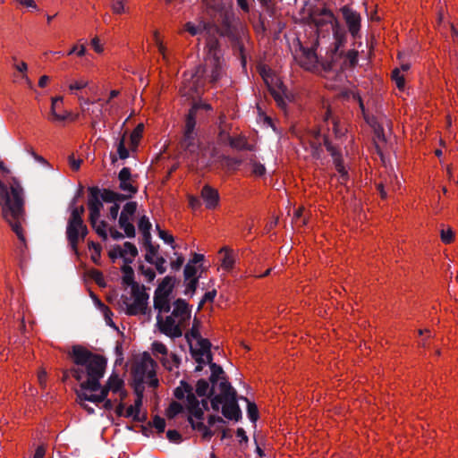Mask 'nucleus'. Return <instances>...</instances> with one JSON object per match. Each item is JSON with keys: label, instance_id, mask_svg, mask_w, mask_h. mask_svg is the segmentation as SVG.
<instances>
[{"label": "nucleus", "instance_id": "nucleus-1", "mask_svg": "<svg viewBox=\"0 0 458 458\" xmlns=\"http://www.w3.org/2000/svg\"><path fill=\"white\" fill-rule=\"evenodd\" d=\"M70 356L72 366L64 372L63 379L65 380L71 374L80 382L81 392L99 390L100 379L104 377L106 368V360L81 345L73 346Z\"/></svg>", "mask_w": 458, "mask_h": 458}, {"label": "nucleus", "instance_id": "nucleus-2", "mask_svg": "<svg viewBox=\"0 0 458 458\" xmlns=\"http://www.w3.org/2000/svg\"><path fill=\"white\" fill-rule=\"evenodd\" d=\"M209 392V384L205 379H199L196 385V393L201 401H199L192 386L185 381H181L180 386L174 389V395L177 400H184V404L189 414L188 420L193 429L198 430L204 440H209L215 434L202 420L204 411L208 410V401L205 397Z\"/></svg>", "mask_w": 458, "mask_h": 458}, {"label": "nucleus", "instance_id": "nucleus-3", "mask_svg": "<svg viewBox=\"0 0 458 458\" xmlns=\"http://www.w3.org/2000/svg\"><path fill=\"white\" fill-rule=\"evenodd\" d=\"M208 47L204 67H199L195 72L183 73L180 93L187 98H194L200 93L203 87L202 76L208 77L210 82L217 81L222 76L224 59L217 40L209 41Z\"/></svg>", "mask_w": 458, "mask_h": 458}, {"label": "nucleus", "instance_id": "nucleus-4", "mask_svg": "<svg viewBox=\"0 0 458 458\" xmlns=\"http://www.w3.org/2000/svg\"><path fill=\"white\" fill-rule=\"evenodd\" d=\"M0 204L4 219L9 224L21 243L26 244L24 191L19 181L13 179L9 188L0 181Z\"/></svg>", "mask_w": 458, "mask_h": 458}, {"label": "nucleus", "instance_id": "nucleus-5", "mask_svg": "<svg viewBox=\"0 0 458 458\" xmlns=\"http://www.w3.org/2000/svg\"><path fill=\"white\" fill-rule=\"evenodd\" d=\"M190 318L191 310L188 303L178 299L174 302L170 315H157V326L162 334L174 339L182 336Z\"/></svg>", "mask_w": 458, "mask_h": 458}, {"label": "nucleus", "instance_id": "nucleus-6", "mask_svg": "<svg viewBox=\"0 0 458 458\" xmlns=\"http://www.w3.org/2000/svg\"><path fill=\"white\" fill-rule=\"evenodd\" d=\"M213 410L219 411L228 420H239L242 411L237 404L236 393L227 380H222L219 384V393L211 399Z\"/></svg>", "mask_w": 458, "mask_h": 458}, {"label": "nucleus", "instance_id": "nucleus-7", "mask_svg": "<svg viewBox=\"0 0 458 458\" xmlns=\"http://www.w3.org/2000/svg\"><path fill=\"white\" fill-rule=\"evenodd\" d=\"M148 294L143 285L133 284L125 290L119 300L120 308L129 316L145 314L148 307Z\"/></svg>", "mask_w": 458, "mask_h": 458}, {"label": "nucleus", "instance_id": "nucleus-8", "mask_svg": "<svg viewBox=\"0 0 458 458\" xmlns=\"http://www.w3.org/2000/svg\"><path fill=\"white\" fill-rule=\"evenodd\" d=\"M99 389V394H88L86 392H81L79 394V397L81 400H88L98 404L107 397L110 392L113 394H116L121 401H123L127 396L124 380L114 372L110 375L105 386L103 387L100 386Z\"/></svg>", "mask_w": 458, "mask_h": 458}, {"label": "nucleus", "instance_id": "nucleus-9", "mask_svg": "<svg viewBox=\"0 0 458 458\" xmlns=\"http://www.w3.org/2000/svg\"><path fill=\"white\" fill-rule=\"evenodd\" d=\"M190 344L191 355L198 363L196 370H201L203 365L211 360L210 343L208 340L202 338L198 330L191 328L190 334L186 335Z\"/></svg>", "mask_w": 458, "mask_h": 458}, {"label": "nucleus", "instance_id": "nucleus-10", "mask_svg": "<svg viewBox=\"0 0 458 458\" xmlns=\"http://www.w3.org/2000/svg\"><path fill=\"white\" fill-rule=\"evenodd\" d=\"M311 21L314 24L317 33L319 36L320 33L327 31V33L332 30L334 32L336 43L341 45L344 39V34L339 33L338 21L332 12L323 10L318 13L311 15ZM339 46L336 47L338 48Z\"/></svg>", "mask_w": 458, "mask_h": 458}, {"label": "nucleus", "instance_id": "nucleus-11", "mask_svg": "<svg viewBox=\"0 0 458 458\" xmlns=\"http://www.w3.org/2000/svg\"><path fill=\"white\" fill-rule=\"evenodd\" d=\"M156 361L148 353L145 352L134 368L135 379L152 387L157 386L158 379L156 375Z\"/></svg>", "mask_w": 458, "mask_h": 458}, {"label": "nucleus", "instance_id": "nucleus-12", "mask_svg": "<svg viewBox=\"0 0 458 458\" xmlns=\"http://www.w3.org/2000/svg\"><path fill=\"white\" fill-rule=\"evenodd\" d=\"M259 74L268 88L271 95L280 107L285 106L286 90L282 81L272 73L266 65L259 67Z\"/></svg>", "mask_w": 458, "mask_h": 458}, {"label": "nucleus", "instance_id": "nucleus-13", "mask_svg": "<svg viewBox=\"0 0 458 458\" xmlns=\"http://www.w3.org/2000/svg\"><path fill=\"white\" fill-rule=\"evenodd\" d=\"M195 126V111L191 109L186 117L183 137L180 143L181 148L191 155H198L199 148V141L197 137Z\"/></svg>", "mask_w": 458, "mask_h": 458}, {"label": "nucleus", "instance_id": "nucleus-14", "mask_svg": "<svg viewBox=\"0 0 458 458\" xmlns=\"http://www.w3.org/2000/svg\"><path fill=\"white\" fill-rule=\"evenodd\" d=\"M88 233V228L83 221L68 219L66 226V237L72 250L76 253L78 244L83 241Z\"/></svg>", "mask_w": 458, "mask_h": 458}, {"label": "nucleus", "instance_id": "nucleus-15", "mask_svg": "<svg viewBox=\"0 0 458 458\" xmlns=\"http://www.w3.org/2000/svg\"><path fill=\"white\" fill-rule=\"evenodd\" d=\"M137 210V203L135 201L127 202L121 212L119 217V225L124 231L127 237L135 236V228L132 224L134 215Z\"/></svg>", "mask_w": 458, "mask_h": 458}, {"label": "nucleus", "instance_id": "nucleus-16", "mask_svg": "<svg viewBox=\"0 0 458 458\" xmlns=\"http://www.w3.org/2000/svg\"><path fill=\"white\" fill-rule=\"evenodd\" d=\"M294 58L302 68L308 71L314 69L318 63V56L313 47H304L300 46V49L296 51Z\"/></svg>", "mask_w": 458, "mask_h": 458}, {"label": "nucleus", "instance_id": "nucleus-17", "mask_svg": "<svg viewBox=\"0 0 458 458\" xmlns=\"http://www.w3.org/2000/svg\"><path fill=\"white\" fill-rule=\"evenodd\" d=\"M342 13L348 27L349 32L353 38L358 37L360 30V15L348 7H344Z\"/></svg>", "mask_w": 458, "mask_h": 458}, {"label": "nucleus", "instance_id": "nucleus-18", "mask_svg": "<svg viewBox=\"0 0 458 458\" xmlns=\"http://www.w3.org/2000/svg\"><path fill=\"white\" fill-rule=\"evenodd\" d=\"M324 144L327 150L333 157L336 171L340 174L341 182L344 183L347 180V171L345 170L340 153L336 148L328 140L327 136H323Z\"/></svg>", "mask_w": 458, "mask_h": 458}, {"label": "nucleus", "instance_id": "nucleus-19", "mask_svg": "<svg viewBox=\"0 0 458 458\" xmlns=\"http://www.w3.org/2000/svg\"><path fill=\"white\" fill-rule=\"evenodd\" d=\"M63 97L51 98V110L48 117L51 122H64L70 117L71 113L63 109Z\"/></svg>", "mask_w": 458, "mask_h": 458}, {"label": "nucleus", "instance_id": "nucleus-20", "mask_svg": "<svg viewBox=\"0 0 458 458\" xmlns=\"http://www.w3.org/2000/svg\"><path fill=\"white\" fill-rule=\"evenodd\" d=\"M324 123L327 131H332V134L337 139H340L346 132V128L332 116L329 109H327L325 113Z\"/></svg>", "mask_w": 458, "mask_h": 458}, {"label": "nucleus", "instance_id": "nucleus-21", "mask_svg": "<svg viewBox=\"0 0 458 458\" xmlns=\"http://www.w3.org/2000/svg\"><path fill=\"white\" fill-rule=\"evenodd\" d=\"M88 208L89 210V221H94L96 218L100 217L103 204L99 199V192L98 190H91L90 196L88 200Z\"/></svg>", "mask_w": 458, "mask_h": 458}, {"label": "nucleus", "instance_id": "nucleus-22", "mask_svg": "<svg viewBox=\"0 0 458 458\" xmlns=\"http://www.w3.org/2000/svg\"><path fill=\"white\" fill-rule=\"evenodd\" d=\"M220 255V266L223 270L229 272L231 271L237 259V254L234 252V250L229 247H223L219 250Z\"/></svg>", "mask_w": 458, "mask_h": 458}, {"label": "nucleus", "instance_id": "nucleus-23", "mask_svg": "<svg viewBox=\"0 0 458 458\" xmlns=\"http://www.w3.org/2000/svg\"><path fill=\"white\" fill-rule=\"evenodd\" d=\"M200 196L207 208L214 209L218 206L219 193L216 189L212 188L211 186H203L200 191Z\"/></svg>", "mask_w": 458, "mask_h": 458}, {"label": "nucleus", "instance_id": "nucleus-24", "mask_svg": "<svg viewBox=\"0 0 458 458\" xmlns=\"http://www.w3.org/2000/svg\"><path fill=\"white\" fill-rule=\"evenodd\" d=\"M142 399L143 395L140 393L137 394V397L134 401L133 405H130L126 408L124 417L131 418L134 421H143L145 420V416L140 414V408L142 406Z\"/></svg>", "mask_w": 458, "mask_h": 458}, {"label": "nucleus", "instance_id": "nucleus-25", "mask_svg": "<svg viewBox=\"0 0 458 458\" xmlns=\"http://www.w3.org/2000/svg\"><path fill=\"white\" fill-rule=\"evenodd\" d=\"M210 360H212V359ZM206 364L210 365V370H211L210 381L212 384V391L214 393H216V392L219 393L220 382L222 380H226L225 377H224V370L220 366L216 365V363H212L211 361L207 362Z\"/></svg>", "mask_w": 458, "mask_h": 458}, {"label": "nucleus", "instance_id": "nucleus-26", "mask_svg": "<svg viewBox=\"0 0 458 458\" xmlns=\"http://www.w3.org/2000/svg\"><path fill=\"white\" fill-rule=\"evenodd\" d=\"M131 170L128 167H123L119 172L120 189L128 192L130 195L137 191V189L131 184Z\"/></svg>", "mask_w": 458, "mask_h": 458}, {"label": "nucleus", "instance_id": "nucleus-27", "mask_svg": "<svg viewBox=\"0 0 458 458\" xmlns=\"http://www.w3.org/2000/svg\"><path fill=\"white\" fill-rule=\"evenodd\" d=\"M154 308L157 311V315L164 316L168 314L171 310L170 296L161 295L155 293Z\"/></svg>", "mask_w": 458, "mask_h": 458}, {"label": "nucleus", "instance_id": "nucleus-28", "mask_svg": "<svg viewBox=\"0 0 458 458\" xmlns=\"http://www.w3.org/2000/svg\"><path fill=\"white\" fill-rule=\"evenodd\" d=\"M164 369L168 371H174L179 369L181 359L174 352H168V355L160 356L158 359Z\"/></svg>", "mask_w": 458, "mask_h": 458}, {"label": "nucleus", "instance_id": "nucleus-29", "mask_svg": "<svg viewBox=\"0 0 458 458\" xmlns=\"http://www.w3.org/2000/svg\"><path fill=\"white\" fill-rule=\"evenodd\" d=\"M153 41H154L155 45L157 46L158 52L162 56L163 61L165 64H168L170 62L168 51H167V48H166L165 45L164 44L163 39L157 30H155L153 32Z\"/></svg>", "mask_w": 458, "mask_h": 458}, {"label": "nucleus", "instance_id": "nucleus-30", "mask_svg": "<svg viewBox=\"0 0 458 458\" xmlns=\"http://www.w3.org/2000/svg\"><path fill=\"white\" fill-rule=\"evenodd\" d=\"M230 146L233 148L242 150H253V146L250 145L244 136L231 137L229 140Z\"/></svg>", "mask_w": 458, "mask_h": 458}, {"label": "nucleus", "instance_id": "nucleus-31", "mask_svg": "<svg viewBox=\"0 0 458 458\" xmlns=\"http://www.w3.org/2000/svg\"><path fill=\"white\" fill-rule=\"evenodd\" d=\"M174 285V280L171 276H165L158 284L155 293L161 295L170 296Z\"/></svg>", "mask_w": 458, "mask_h": 458}, {"label": "nucleus", "instance_id": "nucleus-32", "mask_svg": "<svg viewBox=\"0 0 458 458\" xmlns=\"http://www.w3.org/2000/svg\"><path fill=\"white\" fill-rule=\"evenodd\" d=\"M182 401V403L174 401L169 404L168 408L165 411V415L168 419L175 418L178 414L182 413L184 411V409L187 411L184 404L185 399Z\"/></svg>", "mask_w": 458, "mask_h": 458}, {"label": "nucleus", "instance_id": "nucleus-33", "mask_svg": "<svg viewBox=\"0 0 458 458\" xmlns=\"http://www.w3.org/2000/svg\"><path fill=\"white\" fill-rule=\"evenodd\" d=\"M109 5L114 14L130 13V7L127 5L126 0H109Z\"/></svg>", "mask_w": 458, "mask_h": 458}, {"label": "nucleus", "instance_id": "nucleus-34", "mask_svg": "<svg viewBox=\"0 0 458 458\" xmlns=\"http://www.w3.org/2000/svg\"><path fill=\"white\" fill-rule=\"evenodd\" d=\"M91 226L96 231V233L100 236L103 240L107 239V225L105 221L99 220V218H96L94 221H89Z\"/></svg>", "mask_w": 458, "mask_h": 458}, {"label": "nucleus", "instance_id": "nucleus-35", "mask_svg": "<svg viewBox=\"0 0 458 458\" xmlns=\"http://www.w3.org/2000/svg\"><path fill=\"white\" fill-rule=\"evenodd\" d=\"M153 356L158 360L160 356L168 355V348L165 344L160 341H154L150 347Z\"/></svg>", "mask_w": 458, "mask_h": 458}, {"label": "nucleus", "instance_id": "nucleus-36", "mask_svg": "<svg viewBox=\"0 0 458 458\" xmlns=\"http://www.w3.org/2000/svg\"><path fill=\"white\" fill-rule=\"evenodd\" d=\"M138 228L142 233L144 239L148 241L150 239L151 224L146 216H142L138 222Z\"/></svg>", "mask_w": 458, "mask_h": 458}, {"label": "nucleus", "instance_id": "nucleus-37", "mask_svg": "<svg viewBox=\"0 0 458 458\" xmlns=\"http://www.w3.org/2000/svg\"><path fill=\"white\" fill-rule=\"evenodd\" d=\"M143 131H144V124L143 123H139L134 128V130L131 131V133L130 135L131 148H137L140 140L142 138Z\"/></svg>", "mask_w": 458, "mask_h": 458}, {"label": "nucleus", "instance_id": "nucleus-38", "mask_svg": "<svg viewBox=\"0 0 458 458\" xmlns=\"http://www.w3.org/2000/svg\"><path fill=\"white\" fill-rule=\"evenodd\" d=\"M123 271V284L127 286L132 287L133 284H138L134 282V272L131 267L125 265L122 268Z\"/></svg>", "mask_w": 458, "mask_h": 458}, {"label": "nucleus", "instance_id": "nucleus-39", "mask_svg": "<svg viewBox=\"0 0 458 458\" xmlns=\"http://www.w3.org/2000/svg\"><path fill=\"white\" fill-rule=\"evenodd\" d=\"M392 80L394 81L399 90H404L405 78L403 73H401V69H394L392 72Z\"/></svg>", "mask_w": 458, "mask_h": 458}, {"label": "nucleus", "instance_id": "nucleus-40", "mask_svg": "<svg viewBox=\"0 0 458 458\" xmlns=\"http://www.w3.org/2000/svg\"><path fill=\"white\" fill-rule=\"evenodd\" d=\"M89 250H93L91 253V259L95 264H98L101 258V246L98 242H89Z\"/></svg>", "mask_w": 458, "mask_h": 458}, {"label": "nucleus", "instance_id": "nucleus-41", "mask_svg": "<svg viewBox=\"0 0 458 458\" xmlns=\"http://www.w3.org/2000/svg\"><path fill=\"white\" fill-rule=\"evenodd\" d=\"M125 135L126 133H123L117 143V154L121 159L129 157V150L125 147Z\"/></svg>", "mask_w": 458, "mask_h": 458}, {"label": "nucleus", "instance_id": "nucleus-42", "mask_svg": "<svg viewBox=\"0 0 458 458\" xmlns=\"http://www.w3.org/2000/svg\"><path fill=\"white\" fill-rule=\"evenodd\" d=\"M250 164L251 165V173L255 176H263L266 174V167L261 163L255 159H250Z\"/></svg>", "mask_w": 458, "mask_h": 458}, {"label": "nucleus", "instance_id": "nucleus-43", "mask_svg": "<svg viewBox=\"0 0 458 458\" xmlns=\"http://www.w3.org/2000/svg\"><path fill=\"white\" fill-rule=\"evenodd\" d=\"M138 254L137 248L131 242H125L123 248L120 250V255L125 257L130 255L131 258H135Z\"/></svg>", "mask_w": 458, "mask_h": 458}, {"label": "nucleus", "instance_id": "nucleus-44", "mask_svg": "<svg viewBox=\"0 0 458 458\" xmlns=\"http://www.w3.org/2000/svg\"><path fill=\"white\" fill-rule=\"evenodd\" d=\"M85 208L82 205L81 206H73L71 208V215L69 219L83 221L82 216L84 214Z\"/></svg>", "mask_w": 458, "mask_h": 458}, {"label": "nucleus", "instance_id": "nucleus-45", "mask_svg": "<svg viewBox=\"0 0 458 458\" xmlns=\"http://www.w3.org/2000/svg\"><path fill=\"white\" fill-rule=\"evenodd\" d=\"M14 69L21 73V78L28 74V64L24 61L18 62L16 56H13Z\"/></svg>", "mask_w": 458, "mask_h": 458}, {"label": "nucleus", "instance_id": "nucleus-46", "mask_svg": "<svg viewBox=\"0 0 458 458\" xmlns=\"http://www.w3.org/2000/svg\"><path fill=\"white\" fill-rule=\"evenodd\" d=\"M140 271L148 283L152 282L156 277V273L150 267L141 265L140 267Z\"/></svg>", "mask_w": 458, "mask_h": 458}, {"label": "nucleus", "instance_id": "nucleus-47", "mask_svg": "<svg viewBox=\"0 0 458 458\" xmlns=\"http://www.w3.org/2000/svg\"><path fill=\"white\" fill-rule=\"evenodd\" d=\"M183 274H184L185 280L191 279V278H197L196 277V274H197L196 266L188 262L184 267Z\"/></svg>", "mask_w": 458, "mask_h": 458}, {"label": "nucleus", "instance_id": "nucleus-48", "mask_svg": "<svg viewBox=\"0 0 458 458\" xmlns=\"http://www.w3.org/2000/svg\"><path fill=\"white\" fill-rule=\"evenodd\" d=\"M117 197L118 194L110 190H104L103 192L99 195L101 201L106 202H114L117 199Z\"/></svg>", "mask_w": 458, "mask_h": 458}, {"label": "nucleus", "instance_id": "nucleus-49", "mask_svg": "<svg viewBox=\"0 0 458 458\" xmlns=\"http://www.w3.org/2000/svg\"><path fill=\"white\" fill-rule=\"evenodd\" d=\"M165 263L166 260L163 257L157 256L151 264H153L156 267V269L159 274H164L166 270Z\"/></svg>", "mask_w": 458, "mask_h": 458}, {"label": "nucleus", "instance_id": "nucleus-50", "mask_svg": "<svg viewBox=\"0 0 458 458\" xmlns=\"http://www.w3.org/2000/svg\"><path fill=\"white\" fill-rule=\"evenodd\" d=\"M89 84V81L85 79H79L69 85V89L71 92L75 90L82 89L86 88Z\"/></svg>", "mask_w": 458, "mask_h": 458}, {"label": "nucleus", "instance_id": "nucleus-51", "mask_svg": "<svg viewBox=\"0 0 458 458\" xmlns=\"http://www.w3.org/2000/svg\"><path fill=\"white\" fill-rule=\"evenodd\" d=\"M345 63H348L350 66H354L358 63V51L352 49L349 50L345 55Z\"/></svg>", "mask_w": 458, "mask_h": 458}, {"label": "nucleus", "instance_id": "nucleus-52", "mask_svg": "<svg viewBox=\"0 0 458 458\" xmlns=\"http://www.w3.org/2000/svg\"><path fill=\"white\" fill-rule=\"evenodd\" d=\"M158 229V236L167 244H170L173 249H175V245L174 244V237L168 232L165 230Z\"/></svg>", "mask_w": 458, "mask_h": 458}, {"label": "nucleus", "instance_id": "nucleus-53", "mask_svg": "<svg viewBox=\"0 0 458 458\" xmlns=\"http://www.w3.org/2000/svg\"><path fill=\"white\" fill-rule=\"evenodd\" d=\"M454 234L451 228L443 229L441 231V240L444 243L449 244L454 241Z\"/></svg>", "mask_w": 458, "mask_h": 458}, {"label": "nucleus", "instance_id": "nucleus-54", "mask_svg": "<svg viewBox=\"0 0 458 458\" xmlns=\"http://www.w3.org/2000/svg\"><path fill=\"white\" fill-rule=\"evenodd\" d=\"M100 310L102 311L107 325L114 326V322L112 321L113 312L104 303H100Z\"/></svg>", "mask_w": 458, "mask_h": 458}, {"label": "nucleus", "instance_id": "nucleus-55", "mask_svg": "<svg viewBox=\"0 0 458 458\" xmlns=\"http://www.w3.org/2000/svg\"><path fill=\"white\" fill-rule=\"evenodd\" d=\"M185 30L191 35L196 36L200 33L203 30L202 25H195L192 22H187L185 24Z\"/></svg>", "mask_w": 458, "mask_h": 458}, {"label": "nucleus", "instance_id": "nucleus-56", "mask_svg": "<svg viewBox=\"0 0 458 458\" xmlns=\"http://www.w3.org/2000/svg\"><path fill=\"white\" fill-rule=\"evenodd\" d=\"M174 255L176 259L171 261L170 266L173 270L178 271L184 263V258L182 254L174 253Z\"/></svg>", "mask_w": 458, "mask_h": 458}, {"label": "nucleus", "instance_id": "nucleus-57", "mask_svg": "<svg viewBox=\"0 0 458 458\" xmlns=\"http://www.w3.org/2000/svg\"><path fill=\"white\" fill-rule=\"evenodd\" d=\"M185 294H193L198 285V278L186 280Z\"/></svg>", "mask_w": 458, "mask_h": 458}, {"label": "nucleus", "instance_id": "nucleus-58", "mask_svg": "<svg viewBox=\"0 0 458 458\" xmlns=\"http://www.w3.org/2000/svg\"><path fill=\"white\" fill-rule=\"evenodd\" d=\"M248 416L250 420L255 422L258 420L259 412L258 408L255 403H248Z\"/></svg>", "mask_w": 458, "mask_h": 458}, {"label": "nucleus", "instance_id": "nucleus-59", "mask_svg": "<svg viewBox=\"0 0 458 458\" xmlns=\"http://www.w3.org/2000/svg\"><path fill=\"white\" fill-rule=\"evenodd\" d=\"M153 427L157 429L158 432H164L165 428V420L158 416L153 419Z\"/></svg>", "mask_w": 458, "mask_h": 458}, {"label": "nucleus", "instance_id": "nucleus-60", "mask_svg": "<svg viewBox=\"0 0 458 458\" xmlns=\"http://www.w3.org/2000/svg\"><path fill=\"white\" fill-rule=\"evenodd\" d=\"M76 54L78 56H83L86 54V47L84 45H75L67 53L68 55Z\"/></svg>", "mask_w": 458, "mask_h": 458}, {"label": "nucleus", "instance_id": "nucleus-61", "mask_svg": "<svg viewBox=\"0 0 458 458\" xmlns=\"http://www.w3.org/2000/svg\"><path fill=\"white\" fill-rule=\"evenodd\" d=\"M166 437L169 439V441L174 442V443H179L182 440L181 434L177 430H174V429L168 430L166 432Z\"/></svg>", "mask_w": 458, "mask_h": 458}, {"label": "nucleus", "instance_id": "nucleus-62", "mask_svg": "<svg viewBox=\"0 0 458 458\" xmlns=\"http://www.w3.org/2000/svg\"><path fill=\"white\" fill-rule=\"evenodd\" d=\"M156 257H157V250L153 246H149L145 255V259L151 264L156 259Z\"/></svg>", "mask_w": 458, "mask_h": 458}, {"label": "nucleus", "instance_id": "nucleus-63", "mask_svg": "<svg viewBox=\"0 0 458 458\" xmlns=\"http://www.w3.org/2000/svg\"><path fill=\"white\" fill-rule=\"evenodd\" d=\"M208 422L209 427H214L217 424V428L222 427V425L225 424V420L218 416H210Z\"/></svg>", "mask_w": 458, "mask_h": 458}, {"label": "nucleus", "instance_id": "nucleus-64", "mask_svg": "<svg viewBox=\"0 0 458 458\" xmlns=\"http://www.w3.org/2000/svg\"><path fill=\"white\" fill-rule=\"evenodd\" d=\"M16 2L25 8L38 10V6L34 0H16Z\"/></svg>", "mask_w": 458, "mask_h": 458}]
</instances>
